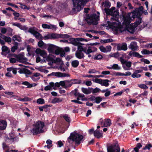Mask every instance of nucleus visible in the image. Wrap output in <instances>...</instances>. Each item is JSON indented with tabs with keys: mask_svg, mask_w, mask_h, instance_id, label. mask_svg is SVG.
<instances>
[{
	"mask_svg": "<svg viewBox=\"0 0 152 152\" xmlns=\"http://www.w3.org/2000/svg\"><path fill=\"white\" fill-rule=\"evenodd\" d=\"M20 29L23 30H26L27 29V28L25 26H23L20 24L19 27Z\"/></svg>",
	"mask_w": 152,
	"mask_h": 152,
	"instance_id": "052dcab7",
	"label": "nucleus"
},
{
	"mask_svg": "<svg viewBox=\"0 0 152 152\" xmlns=\"http://www.w3.org/2000/svg\"><path fill=\"white\" fill-rule=\"evenodd\" d=\"M113 69L116 70H119L121 69V67L118 64H115L112 65Z\"/></svg>",
	"mask_w": 152,
	"mask_h": 152,
	"instance_id": "37998d69",
	"label": "nucleus"
},
{
	"mask_svg": "<svg viewBox=\"0 0 152 152\" xmlns=\"http://www.w3.org/2000/svg\"><path fill=\"white\" fill-rule=\"evenodd\" d=\"M145 84H142L140 86H146V85H152V81H147L145 82Z\"/></svg>",
	"mask_w": 152,
	"mask_h": 152,
	"instance_id": "680f3d73",
	"label": "nucleus"
},
{
	"mask_svg": "<svg viewBox=\"0 0 152 152\" xmlns=\"http://www.w3.org/2000/svg\"><path fill=\"white\" fill-rule=\"evenodd\" d=\"M132 77L133 78L136 77L137 78L140 77L141 76L140 74H138L137 73L134 71V72L132 74Z\"/></svg>",
	"mask_w": 152,
	"mask_h": 152,
	"instance_id": "79ce46f5",
	"label": "nucleus"
},
{
	"mask_svg": "<svg viewBox=\"0 0 152 152\" xmlns=\"http://www.w3.org/2000/svg\"><path fill=\"white\" fill-rule=\"evenodd\" d=\"M126 30L131 33L133 34L134 32V28L133 27H131V26H130L129 27L127 28Z\"/></svg>",
	"mask_w": 152,
	"mask_h": 152,
	"instance_id": "e433bc0d",
	"label": "nucleus"
},
{
	"mask_svg": "<svg viewBox=\"0 0 152 152\" xmlns=\"http://www.w3.org/2000/svg\"><path fill=\"white\" fill-rule=\"evenodd\" d=\"M97 72H98L99 73H100L98 71H96V70L95 69H90L88 71V73L90 74L91 73H96Z\"/></svg>",
	"mask_w": 152,
	"mask_h": 152,
	"instance_id": "69168bd1",
	"label": "nucleus"
},
{
	"mask_svg": "<svg viewBox=\"0 0 152 152\" xmlns=\"http://www.w3.org/2000/svg\"><path fill=\"white\" fill-rule=\"evenodd\" d=\"M110 81L108 80H102V85L103 84V86H108L110 85L109 82Z\"/></svg>",
	"mask_w": 152,
	"mask_h": 152,
	"instance_id": "a18cd8bd",
	"label": "nucleus"
},
{
	"mask_svg": "<svg viewBox=\"0 0 152 152\" xmlns=\"http://www.w3.org/2000/svg\"><path fill=\"white\" fill-rule=\"evenodd\" d=\"M60 86H45V90L46 91H52L53 89H55V88H59Z\"/></svg>",
	"mask_w": 152,
	"mask_h": 152,
	"instance_id": "7c9ffc66",
	"label": "nucleus"
},
{
	"mask_svg": "<svg viewBox=\"0 0 152 152\" xmlns=\"http://www.w3.org/2000/svg\"><path fill=\"white\" fill-rule=\"evenodd\" d=\"M127 9V7H125V6H122L121 7V10L122 11V12L123 13V17H124H124H125L126 16V15H125V13H124V11L123 10H124V9ZM123 23L124 24H125L124 23V22H123Z\"/></svg>",
	"mask_w": 152,
	"mask_h": 152,
	"instance_id": "de8ad7c7",
	"label": "nucleus"
},
{
	"mask_svg": "<svg viewBox=\"0 0 152 152\" xmlns=\"http://www.w3.org/2000/svg\"><path fill=\"white\" fill-rule=\"evenodd\" d=\"M107 152H120V148L118 144L115 143L107 146Z\"/></svg>",
	"mask_w": 152,
	"mask_h": 152,
	"instance_id": "0eeeda50",
	"label": "nucleus"
},
{
	"mask_svg": "<svg viewBox=\"0 0 152 152\" xmlns=\"http://www.w3.org/2000/svg\"><path fill=\"white\" fill-rule=\"evenodd\" d=\"M99 17V16L96 14L91 15L89 18L86 19L87 22L89 25L91 24L97 25L98 23Z\"/></svg>",
	"mask_w": 152,
	"mask_h": 152,
	"instance_id": "423d86ee",
	"label": "nucleus"
},
{
	"mask_svg": "<svg viewBox=\"0 0 152 152\" xmlns=\"http://www.w3.org/2000/svg\"><path fill=\"white\" fill-rule=\"evenodd\" d=\"M18 69V70H19L18 71V72L20 74L25 73L28 74H29L31 73L30 71L28 69H20L19 68Z\"/></svg>",
	"mask_w": 152,
	"mask_h": 152,
	"instance_id": "393cba45",
	"label": "nucleus"
},
{
	"mask_svg": "<svg viewBox=\"0 0 152 152\" xmlns=\"http://www.w3.org/2000/svg\"><path fill=\"white\" fill-rule=\"evenodd\" d=\"M48 76H55L58 77H66L69 76V75L67 74L62 73L60 72H53L48 75Z\"/></svg>",
	"mask_w": 152,
	"mask_h": 152,
	"instance_id": "f8f14e48",
	"label": "nucleus"
},
{
	"mask_svg": "<svg viewBox=\"0 0 152 152\" xmlns=\"http://www.w3.org/2000/svg\"><path fill=\"white\" fill-rule=\"evenodd\" d=\"M4 40L6 42H10L12 40V39L10 37L6 36Z\"/></svg>",
	"mask_w": 152,
	"mask_h": 152,
	"instance_id": "5fc2aeb1",
	"label": "nucleus"
},
{
	"mask_svg": "<svg viewBox=\"0 0 152 152\" xmlns=\"http://www.w3.org/2000/svg\"><path fill=\"white\" fill-rule=\"evenodd\" d=\"M83 136L75 132L71 133L70 136L67 139V141L70 144H72L74 142H75L76 144L79 145L81 141H83Z\"/></svg>",
	"mask_w": 152,
	"mask_h": 152,
	"instance_id": "f03ea898",
	"label": "nucleus"
},
{
	"mask_svg": "<svg viewBox=\"0 0 152 152\" xmlns=\"http://www.w3.org/2000/svg\"><path fill=\"white\" fill-rule=\"evenodd\" d=\"M89 1V0H73L74 8L73 12H77L83 9V5Z\"/></svg>",
	"mask_w": 152,
	"mask_h": 152,
	"instance_id": "20e7f679",
	"label": "nucleus"
},
{
	"mask_svg": "<svg viewBox=\"0 0 152 152\" xmlns=\"http://www.w3.org/2000/svg\"><path fill=\"white\" fill-rule=\"evenodd\" d=\"M11 85H23L25 86H36L37 84L36 83L30 84L28 82L25 81L23 82L13 81L10 84Z\"/></svg>",
	"mask_w": 152,
	"mask_h": 152,
	"instance_id": "9d476101",
	"label": "nucleus"
},
{
	"mask_svg": "<svg viewBox=\"0 0 152 152\" xmlns=\"http://www.w3.org/2000/svg\"><path fill=\"white\" fill-rule=\"evenodd\" d=\"M54 47L53 45H50L49 46L48 49V51L50 53L53 52L54 50Z\"/></svg>",
	"mask_w": 152,
	"mask_h": 152,
	"instance_id": "4c0bfd02",
	"label": "nucleus"
},
{
	"mask_svg": "<svg viewBox=\"0 0 152 152\" xmlns=\"http://www.w3.org/2000/svg\"><path fill=\"white\" fill-rule=\"evenodd\" d=\"M57 144L58 145V147H61L64 145V144L61 140L58 141L57 142Z\"/></svg>",
	"mask_w": 152,
	"mask_h": 152,
	"instance_id": "338daca9",
	"label": "nucleus"
},
{
	"mask_svg": "<svg viewBox=\"0 0 152 152\" xmlns=\"http://www.w3.org/2000/svg\"><path fill=\"white\" fill-rule=\"evenodd\" d=\"M67 83H69V86H71L75 84H80L81 81L75 79L70 81H61L59 83H56L55 84L53 82H51L49 83V86H65Z\"/></svg>",
	"mask_w": 152,
	"mask_h": 152,
	"instance_id": "39448f33",
	"label": "nucleus"
},
{
	"mask_svg": "<svg viewBox=\"0 0 152 152\" xmlns=\"http://www.w3.org/2000/svg\"><path fill=\"white\" fill-rule=\"evenodd\" d=\"M115 9V7H112L111 9H106L105 12L107 15H111L114 17L118 15V12L116 11Z\"/></svg>",
	"mask_w": 152,
	"mask_h": 152,
	"instance_id": "6e6552de",
	"label": "nucleus"
},
{
	"mask_svg": "<svg viewBox=\"0 0 152 152\" xmlns=\"http://www.w3.org/2000/svg\"><path fill=\"white\" fill-rule=\"evenodd\" d=\"M75 56L78 58L81 59L84 57V55L82 52H76L75 53Z\"/></svg>",
	"mask_w": 152,
	"mask_h": 152,
	"instance_id": "b1692460",
	"label": "nucleus"
},
{
	"mask_svg": "<svg viewBox=\"0 0 152 152\" xmlns=\"http://www.w3.org/2000/svg\"><path fill=\"white\" fill-rule=\"evenodd\" d=\"M77 46V50L76 52H82V51L84 52L85 48H83V46L80 45H78Z\"/></svg>",
	"mask_w": 152,
	"mask_h": 152,
	"instance_id": "a19ab883",
	"label": "nucleus"
},
{
	"mask_svg": "<svg viewBox=\"0 0 152 152\" xmlns=\"http://www.w3.org/2000/svg\"><path fill=\"white\" fill-rule=\"evenodd\" d=\"M143 8L142 6H141L139 8L136 9L133 12L127 14V15L124 17V23L126 26L129 25L131 22L136 18H137L136 21L135 23L134 26L137 27L141 23V18L139 17L143 12Z\"/></svg>",
	"mask_w": 152,
	"mask_h": 152,
	"instance_id": "f257e3e1",
	"label": "nucleus"
},
{
	"mask_svg": "<svg viewBox=\"0 0 152 152\" xmlns=\"http://www.w3.org/2000/svg\"><path fill=\"white\" fill-rule=\"evenodd\" d=\"M99 122H100L101 125H103L104 127L110 126L111 124V120L109 118L104 119V121L102 120V118H100L99 120Z\"/></svg>",
	"mask_w": 152,
	"mask_h": 152,
	"instance_id": "9b49d317",
	"label": "nucleus"
},
{
	"mask_svg": "<svg viewBox=\"0 0 152 152\" xmlns=\"http://www.w3.org/2000/svg\"><path fill=\"white\" fill-rule=\"evenodd\" d=\"M117 49L118 50H126L127 49V45L125 43H123L122 45H118L117 47Z\"/></svg>",
	"mask_w": 152,
	"mask_h": 152,
	"instance_id": "6ab92c4d",
	"label": "nucleus"
},
{
	"mask_svg": "<svg viewBox=\"0 0 152 152\" xmlns=\"http://www.w3.org/2000/svg\"><path fill=\"white\" fill-rule=\"evenodd\" d=\"M152 147V145L151 143L147 144L143 148V150H146L148 149L149 150Z\"/></svg>",
	"mask_w": 152,
	"mask_h": 152,
	"instance_id": "c9c22d12",
	"label": "nucleus"
},
{
	"mask_svg": "<svg viewBox=\"0 0 152 152\" xmlns=\"http://www.w3.org/2000/svg\"><path fill=\"white\" fill-rule=\"evenodd\" d=\"M52 105H50L48 104H46L44 106H42L43 108V109L45 112H47L48 111V110L47 109L49 107H51Z\"/></svg>",
	"mask_w": 152,
	"mask_h": 152,
	"instance_id": "4d7b16f0",
	"label": "nucleus"
},
{
	"mask_svg": "<svg viewBox=\"0 0 152 152\" xmlns=\"http://www.w3.org/2000/svg\"><path fill=\"white\" fill-rule=\"evenodd\" d=\"M37 102L39 104H42L45 103V101L44 99L40 98L37 99Z\"/></svg>",
	"mask_w": 152,
	"mask_h": 152,
	"instance_id": "c03bdc74",
	"label": "nucleus"
},
{
	"mask_svg": "<svg viewBox=\"0 0 152 152\" xmlns=\"http://www.w3.org/2000/svg\"><path fill=\"white\" fill-rule=\"evenodd\" d=\"M72 94L75 96H78L79 93L77 92V90L75 89L74 91L72 92Z\"/></svg>",
	"mask_w": 152,
	"mask_h": 152,
	"instance_id": "13d9d810",
	"label": "nucleus"
},
{
	"mask_svg": "<svg viewBox=\"0 0 152 152\" xmlns=\"http://www.w3.org/2000/svg\"><path fill=\"white\" fill-rule=\"evenodd\" d=\"M51 38H59V34H53L51 35Z\"/></svg>",
	"mask_w": 152,
	"mask_h": 152,
	"instance_id": "3c124183",
	"label": "nucleus"
},
{
	"mask_svg": "<svg viewBox=\"0 0 152 152\" xmlns=\"http://www.w3.org/2000/svg\"><path fill=\"white\" fill-rule=\"evenodd\" d=\"M35 37L37 39H41L42 38L41 35L37 31H36L33 34Z\"/></svg>",
	"mask_w": 152,
	"mask_h": 152,
	"instance_id": "72a5a7b5",
	"label": "nucleus"
},
{
	"mask_svg": "<svg viewBox=\"0 0 152 152\" xmlns=\"http://www.w3.org/2000/svg\"><path fill=\"white\" fill-rule=\"evenodd\" d=\"M63 118L68 123L70 122L71 119L70 117H69L68 115L67 114H65L63 116Z\"/></svg>",
	"mask_w": 152,
	"mask_h": 152,
	"instance_id": "473e14b6",
	"label": "nucleus"
},
{
	"mask_svg": "<svg viewBox=\"0 0 152 152\" xmlns=\"http://www.w3.org/2000/svg\"><path fill=\"white\" fill-rule=\"evenodd\" d=\"M40 74L39 73H34L31 76V78L32 80L37 81L40 79Z\"/></svg>",
	"mask_w": 152,
	"mask_h": 152,
	"instance_id": "f3484780",
	"label": "nucleus"
},
{
	"mask_svg": "<svg viewBox=\"0 0 152 152\" xmlns=\"http://www.w3.org/2000/svg\"><path fill=\"white\" fill-rule=\"evenodd\" d=\"M102 98L100 96L96 97L95 98V102L97 104L99 103L102 101Z\"/></svg>",
	"mask_w": 152,
	"mask_h": 152,
	"instance_id": "49530a36",
	"label": "nucleus"
},
{
	"mask_svg": "<svg viewBox=\"0 0 152 152\" xmlns=\"http://www.w3.org/2000/svg\"><path fill=\"white\" fill-rule=\"evenodd\" d=\"M42 26L44 28L52 29L55 30L56 29V27L55 26L52 25H48L46 24H42Z\"/></svg>",
	"mask_w": 152,
	"mask_h": 152,
	"instance_id": "412c9836",
	"label": "nucleus"
},
{
	"mask_svg": "<svg viewBox=\"0 0 152 152\" xmlns=\"http://www.w3.org/2000/svg\"><path fill=\"white\" fill-rule=\"evenodd\" d=\"M91 92H92L93 94L96 93L101 91V90L97 87L94 89L91 88Z\"/></svg>",
	"mask_w": 152,
	"mask_h": 152,
	"instance_id": "ea45409f",
	"label": "nucleus"
},
{
	"mask_svg": "<svg viewBox=\"0 0 152 152\" xmlns=\"http://www.w3.org/2000/svg\"><path fill=\"white\" fill-rule=\"evenodd\" d=\"M63 100V99L61 98H55L51 101V103L53 104H55L57 103H59L61 102Z\"/></svg>",
	"mask_w": 152,
	"mask_h": 152,
	"instance_id": "bb28decb",
	"label": "nucleus"
},
{
	"mask_svg": "<svg viewBox=\"0 0 152 152\" xmlns=\"http://www.w3.org/2000/svg\"><path fill=\"white\" fill-rule=\"evenodd\" d=\"M81 89L82 92L86 94H89L91 93V88L88 87V88H82Z\"/></svg>",
	"mask_w": 152,
	"mask_h": 152,
	"instance_id": "4be33fe9",
	"label": "nucleus"
},
{
	"mask_svg": "<svg viewBox=\"0 0 152 152\" xmlns=\"http://www.w3.org/2000/svg\"><path fill=\"white\" fill-rule=\"evenodd\" d=\"M35 28L34 27L30 28L28 30V32L34 34L36 31L35 30Z\"/></svg>",
	"mask_w": 152,
	"mask_h": 152,
	"instance_id": "8fccbe9b",
	"label": "nucleus"
},
{
	"mask_svg": "<svg viewBox=\"0 0 152 152\" xmlns=\"http://www.w3.org/2000/svg\"><path fill=\"white\" fill-rule=\"evenodd\" d=\"M102 58V56L100 54L96 55L94 57V59L95 60L101 59Z\"/></svg>",
	"mask_w": 152,
	"mask_h": 152,
	"instance_id": "603ef678",
	"label": "nucleus"
},
{
	"mask_svg": "<svg viewBox=\"0 0 152 152\" xmlns=\"http://www.w3.org/2000/svg\"><path fill=\"white\" fill-rule=\"evenodd\" d=\"M14 46L12 47L11 48V51L12 52H14L15 50L18 48V43L16 42H14L13 43Z\"/></svg>",
	"mask_w": 152,
	"mask_h": 152,
	"instance_id": "c756f323",
	"label": "nucleus"
},
{
	"mask_svg": "<svg viewBox=\"0 0 152 152\" xmlns=\"http://www.w3.org/2000/svg\"><path fill=\"white\" fill-rule=\"evenodd\" d=\"M45 126V123L43 122L38 121L34 125V127L31 131L33 135H37L38 134L42 133L44 132L42 129Z\"/></svg>",
	"mask_w": 152,
	"mask_h": 152,
	"instance_id": "7ed1b4c3",
	"label": "nucleus"
},
{
	"mask_svg": "<svg viewBox=\"0 0 152 152\" xmlns=\"http://www.w3.org/2000/svg\"><path fill=\"white\" fill-rule=\"evenodd\" d=\"M7 126V122L6 121L3 120L0 121V130H4L6 129Z\"/></svg>",
	"mask_w": 152,
	"mask_h": 152,
	"instance_id": "dca6fc26",
	"label": "nucleus"
},
{
	"mask_svg": "<svg viewBox=\"0 0 152 152\" xmlns=\"http://www.w3.org/2000/svg\"><path fill=\"white\" fill-rule=\"evenodd\" d=\"M53 61V63H56L57 62H59L61 61V59L59 58H56V59L52 60Z\"/></svg>",
	"mask_w": 152,
	"mask_h": 152,
	"instance_id": "0e129e2a",
	"label": "nucleus"
},
{
	"mask_svg": "<svg viewBox=\"0 0 152 152\" xmlns=\"http://www.w3.org/2000/svg\"><path fill=\"white\" fill-rule=\"evenodd\" d=\"M102 80L101 79L96 78L95 80V81L96 83H99L102 85Z\"/></svg>",
	"mask_w": 152,
	"mask_h": 152,
	"instance_id": "e2e57ef3",
	"label": "nucleus"
},
{
	"mask_svg": "<svg viewBox=\"0 0 152 152\" xmlns=\"http://www.w3.org/2000/svg\"><path fill=\"white\" fill-rule=\"evenodd\" d=\"M97 50V49L94 47H88V49H87L86 48H85V50L84 52L86 54H89L91 53L94 52L96 51Z\"/></svg>",
	"mask_w": 152,
	"mask_h": 152,
	"instance_id": "ddd939ff",
	"label": "nucleus"
},
{
	"mask_svg": "<svg viewBox=\"0 0 152 152\" xmlns=\"http://www.w3.org/2000/svg\"><path fill=\"white\" fill-rule=\"evenodd\" d=\"M94 134L95 137L99 138L102 136V133L100 132L99 130H96L94 132Z\"/></svg>",
	"mask_w": 152,
	"mask_h": 152,
	"instance_id": "a878e982",
	"label": "nucleus"
},
{
	"mask_svg": "<svg viewBox=\"0 0 152 152\" xmlns=\"http://www.w3.org/2000/svg\"><path fill=\"white\" fill-rule=\"evenodd\" d=\"M13 40L14 41H15V40L17 41L18 42H20L21 41V39L20 37H19L17 35H14L13 37Z\"/></svg>",
	"mask_w": 152,
	"mask_h": 152,
	"instance_id": "58836bf2",
	"label": "nucleus"
},
{
	"mask_svg": "<svg viewBox=\"0 0 152 152\" xmlns=\"http://www.w3.org/2000/svg\"><path fill=\"white\" fill-rule=\"evenodd\" d=\"M2 52H9L10 51V50L8 48L5 46H4L2 47Z\"/></svg>",
	"mask_w": 152,
	"mask_h": 152,
	"instance_id": "09e8293b",
	"label": "nucleus"
},
{
	"mask_svg": "<svg viewBox=\"0 0 152 152\" xmlns=\"http://www.w3.org/2000/svg\"><path fill=\"white\" fill-rule=\"evenodd\" d=\"M141 53L142 54H150V51L146 50H144L142 51Z\"/></svg>",
	"mask_w": 152,
	"mask_h": 152,
	"instance_id": "bf43d9fd",
	"label": "nucleus"
},
{
	"mask_svg": "<svg viewBox=\"0 0 152 152\" xmlns=\"http://www.w3.org/2000/svg\"><path fill=\"white\" fill-rule=\"evenodd\" d=\"M111 4L110 2L107 1H105L103 2L102 3V9H103L104 8V10L105 11V10H107L110 7Z\"/></svg>",
	"mask_w": 152,
	"mask_h": 152,
	"instance_id": "a211bd4d",
	"label": "nucleus"
},
{
	"mask_svg": "<svg viewBox=\"0 0 152 152\" xmlns=\"http://www.w3.org/2000/svg\"><path fill=\"white\" fill-rule=\"evenodd\" d=\"M77 38H70V40L71 42H69L75 46H78L79 45V42H78Z\"/></svg>",
	"mask_w": 152,
	"mask_h": 152,
	"instance_id": "5701e85b",
	"label": "nucleus"
},
{
	"mask_svg": "<svg viewBox=\"0 0 152 152\" xmlns=\"http://www.w3.org/2000/svg\"><path fill=\"white\" fill-rule=\"evenodd\" d=\"M71 64L73 67L76 68L79 65V62L77 60H75L72 61Z\"/></svg>",
	"mask_w": 152,
	"mask_h": 152,
	"instance_id": "2f4dec72",
	"label": "nucleus"
},
{
	"mask_svg": "<svg viewBox=\"0 0 152 152\" xmlns=\"http://www.w3.org/2000/svg\"><path fill=\"white\" fill-rule=\"evenodd\" d=\"M60 38H67L69 37V36L67 34H59Z\"/></svg>",
	"mask_w": 152,
	"mask_h": 152,
	"instance_id": "6e6d98bb",
	"label": "nucleus"
},
{
	"mask_svg": "<svg viewBox=\"0 0 152 152\" xmlns=\"http://www.w3.org/2000/svg\"><path fill=\"white\" fill-rule=\"evenodd\" d=\"M12 56L16 58L18 61L22 63H24L27 60V58L25 57L23 55L21 54L17 55L15 54H12Z\"/></svg>",
	"mask_w": 152,
	"mask_h": 152,
	"instance_id": "1a4fd4ad",
	"label": "nucleus"
},
{
	"mask_svg": "<svg viewBox=\"0 0 152 152\" xmlns=\"http://www.w3.org/2000/svg\"><path fill=\"white\" fill-rule=\"evenodd\" d=\"M4 93L5 94L9 95L10 98L16 96V95H14V92H13L5 91L4 92Z\"/></svg>",
	"mask_w": 152,
	"mask_h": 152,
	"instance_id": "f704fd0d",
	"label": "nucleus"
},
{
	"mask_svg": "<svg viewBox=\"0 0 152 152\" xmlns=\"http://www.w3.org/2000/svg\"><path fill=\"white\" fill-rule=\"evenodd\" d=\"M29 98L28 97H25L23 98H19L18 99V100L19 101L22 102H26L29 100Z\"/></svg>",
	"mask_w": 152,
	"mask_h": 152,
	"instance_id": "864d4df0",
	"label": "nucleus"
},
{
	"mask_svg": "<svg viewBox=\"0 0 152 152\" xmlns=\"http://www.w3.org/2000/svg\"><path fill=\"white\" fill-rule=\"evenodd\" d=\"M126 66L127 67L125 66L124 65L123 66V67L124 70H128L130 69V67L131 66L132 63L131 62H127L125 63Z\"/></svg>",
	"mask_w": 152,
	"mask_h": 152,
	"instance_id": "c85d7f7f",
	"label": "nucleus"
},
{
	"mask_svg": "<svg viewBox=\"0 0 152 152\" xmlns=\"http://www.w3.org/2000/svg\"><path fill=\"white\" fill-rule=\"evenodd\" d=\"M111 49V47L110 46H107L105 48L106 53L110 51Z\"/></svg>",
	"mask_w": 152,
	"mask_h": 152,
	"instance_id": "774afa93",
	"label": "nucleus"
},
{
	"mask_svg": "<svg viewBox=\"0 0 152 152\" xmlns=\"http://www.w3.org/2000/svg\"><path fill=\"white\" fill-rule=\"evenodd\" d=\"M19 69L11 67L7 69V70L9 72H12L14 75L16 74L17 70Z\"/></svg>",
	"mask_w": 152,
	"mask_h": 152,
	"instance_id": "cd10ccee",
	"label": "nucleus"
},
{
	"mask_svg": "<svg viewBox=\"0 0 152 152\" xmlns=\"http://www.w3.org/2000/svg\"><path fill=\"white\" fill-rule=\"evenodd\" d=\"M35 53L37 54H39L43 58H45L47 56V54L44 50H42L39 48H37L35 50Z\"/></svg>",
	"mask_w": 152,
	"mask_h": 152,
	"instance_id": "4468645a",
	"label": "nucleus"
},
{
	"mask_svg": "<svg viewBox=\"0 0 152 152\" xmlns=\"http://www.w3.org/2000/svg\"><path fill=\"white\" fill-rule=\"evenodd\" d=\"M129 55L130 56H134L137 57L139 58H141L142 57V56L140 55L138 53L135 52L130 51L129 52Z\"/></svg>",
	"mask_w": 152,
	"mask_h": 152,
	"instance_id": "aec40b11",
	"label": "nucleus"
},
{
	"mask_svg": "<svg viewBox=\"0 0 152 152\" xmlns=\"http://www.w3.org/2000/svg\"><path fill=\"white\" fill-rule=\"evenodd\" d=\"M129 48L133 51H135L138 49V47L136 42H133L131 43L130 45L129 46Z\"/></svg>",
	"mask_w": 152,
	"mask_h": 152,
	"instance_id": "2eb2a0df",
	"label": "nucleus"
}]
</instances>
